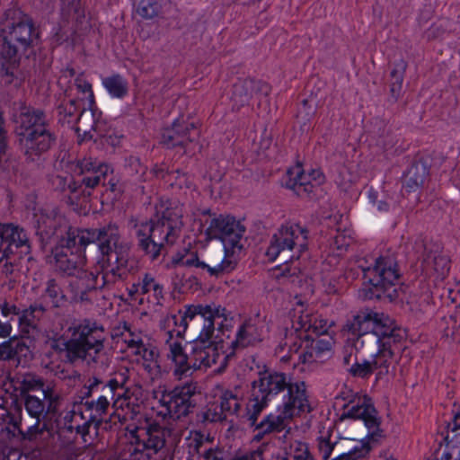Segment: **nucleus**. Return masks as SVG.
<instances>
[{"label":"nucleus","mask_w":460,"mask_h":460,"mask_svg":"<svg viewBox=\"0 0 460 460\" xmlns=\"http://www.w3.org/2000/svg\"><path fill=\"white\" fill-rule=\"evenodd\" d=\"M96 243L102 256V269L111 267L102 274V286L114 283L118 279H125L137 268L130 260L131 244L122 239L119 227L114 222L98 228H84L75 245L56 246L54 258L57 270L65 276H76L84 270L85 249Z\"/></svg>","instance_id":"obj_1"},{"label":"nucleus","mask_w":460,"mask_h":460,"mask_svg":"<svg viewBox=\"0 0 460 460\" xmlns=\"http://www.w3.org/2000/svg\"><path fill=\"white\" fill-rule=\"evenodd\" d=\"M0 37L3 44L0 51L1 76L12 83L20 66L22 55L40 42V29L34 19L22 9L11 7L0 17Z\"/></svg>","instance_id":"obj_2"},{"label":"nucleus","mask_w":460,"mask_h":460,"mask_svg":"<svg viewBox=\"0 0 460 460\" xmlns=\"http://www.w3.org/2000/svg\"><path fill=\"white\" fill-rule=\"evenodd\" d=\"M13 122L25 163L40 167L43 155L57 143V135L46 111L22 102L13 113Z\"/></svg>","instance_id":"obj_3"},{"label":"nucleus","mask_w":460,"mask_h":460,"mask_svg":"<svg viewBox=\"0 0 460 460\" xmlns=\"http://www.w3.org/2000/svg\"><path fill=\"white\" fill-rule=\"evenodd\" d=\"M182 226V208L169 199H161L153 217L135 225L138 249L152 261L157 260L165 244L175 243Z\"/></svg>","instance_id":"obj_4"},{"label":"nucleus","mask_w":460,"mask_h":460,"mask_svg":"<svg viewBox=\"0 0 460 460\" xmlns=\"http://www.w3.org/2000/svg\"><path fill=\"white\" fill-rule=\"evenodd\" d=\"M357 339L367 334L376 338L380 347L401 350L406 341L407 331L399 326L388 314L376 312L370 308H361L342 327Z\"/></svg>","instance_id":"obj_5"},{"label":"nucleus","mask_w":460,"mask_h":460,"mask_svg":"<svg viewBox=\"0 0 460 460\" xmlns=\"http://www.w3.org/2000/svg\"><path fill=\"white\" fill-rule=\"evenodd\" d=\"M67 332L70 333L68 340L52 339L49 341V346L58 353L66 352L70 363L79 359L85 360L91 350L98 355L104 349L105 330L96 321L84 318L69 326Z\"/></svg>","instance_id":"obj_6"},{"label":"nucleus","mask_w":460,"mask_h":460,"mask_svg":"<svg viewBox=\"0 0 460 460\" xmlns=\"http://www.w3.org/2000/svg\"><path fill=\"white\" fill-rule=\"evenodd\" d=\"M252 388L270 402L280 393L286 392L283 402H291L298 412H310L306 386L304 381L292 383L285 373L265 370L259 372V378L252 383Z\"/></svg>","instance_id":"obj_7"},{"label":"nucleus","mask_w":460,"mask_h":460,"mask_svg":"<svg viewBox=\"0 0 460 460\" xmlns=\"http://www.w3.org/2000/svg\"><path fill=\"white\" fill-rule=\"evenodd\" d=\"M364 279L369 284L365 292L368 299L387 300L394 302L400 298V292L395 288L401 278L396 260L392 256H379L374 265L363 270Z\"/></svg>","instance_id":"obj_8"},{"label":"nucleus","mask_w":460,"mask_h":460,"mask_svg":"<svg viewBox=\"0 0 460 460\" xmlns=\"http://www.w3.org/2000/svg\"><path fill=\"white\" fill-rule=\"evenodd\" d=\"M309 231L306 227L294 224L282 226L272 235L266 256L273 261L279 257L283 262L298 260L300 254L307 250Z\"/></svg>","instance_id":"obj_9"},{"label":"nucleus","mask_w":460,"mask_h":460,"mask_svg":"<svg viewBox=\"0 0 460 460\" xmlns=\"http://www.w3.org/2000/svg\"><path fill=\"white\" fill-rule=\"evenodd\" d=\"M37 234L42 243L57 246L75 245V240L82 235L84 228L72 226L68 220L58 214H40L37 221Z\"/></svg>","instance_id":"obj_10"},{"label":"nucleus","mask_w":460,"mask_h":460,"mask_svg":"<svg viewBox=\"0 0 460 460\" xmlns=\"http://www.w3.org/2000/svg\"><path fill=\"white\" fill-rule=\"evenodd\" d=\"M343 409L345 411L341 415L340 420H362L368 429L367 435L368 441L377 442L381 438L385 437L384 430L380 429L381 420L378 418L377 411L369 396H358L357 401L353 397L349 400L348 403L343 405Z\"/></svg>","instance_id":"obj_11"},{"label":"nucleus","mask_w":460,"mask_h":460,"mask_svg":"<svg viewBox=\"0 0 460 460\" xmlns=\"http://www.w3.org/2000/svg\"><path fill=\"white\" fill-rule=\"evenodd\" d=\"M199 395L197 384L190 382L177 385L172 390L164 391L159 402L171 417L180 419L194 411L198 403L197 397Z\"/></svg>","instance_id":"obj_12"},{"label":"nucleus","mask_w":460,"mask_h":460,"mask_svg":"<svg viewBox=\"0 0 460 460\" xmlns=\"http://www.w3.org/2000/svg\"><path fill=\"white\" fill-rule=\"evenodd\" d=\"M244 233L245 226L240 221L234 217L224 215L212 218L207 229L209 237L222 241L226 258L229 251L234 253L235 250L240 251L243 248L240 243Z\"/></svg>","instance_id":"obj_13"},{"label":"nucleus","mask_w":460,"mask_h":460,"mask_svg":"<svg viewBox=\"0 0 460 460\" xmlns=\"http://www.w3.org/2000/svg\"><path fill=\"white\" fill-rule=\"evenodd\" d=\"M169 433L170 430L155 420L147 423L145 428L136 427L130 431L132 438L130 444L134 446L130 456L138 459L137 456L146 451H151L153 454L158 453L164 447L166 436Z\"/></svg>","instance_id":"obj_14"},{"label":"nucleus","mask_w":460,"mask_h":460,"mask_svg":"<svg viewBox=\"0 0 460 460\" xmlns=\"http://www.w3.org/2000/svg\"><path fill=\"white\" fill-rule=\"evenodd\" d=\"M415 247L422 249L421 256L419 257L420 269L426 276H434L437 279H444L450 270V260L443 253V247L440 243L420 239L416 241Z\"/></svg>","instance_id":"obj_15"},{"label":"nucleus","mask_w":460,"mask_h":460,"mask_svg":"<svg viewBox=\"0 0 460 460\" xmlns=\"http://www.w3.org/2000/svg\"><path fill=\"white\" fill-rule=\"evenodd\" d=\"M31 252V243L27 231L13 223H0V263L9 256L22 259Z\"/></svg>","instance_id":"obj_16"},{"label":"nucleus","mask_w":460,"mask_h":460,"mask_svg":"<svg viewBox=\"0 0 460 460\" xmlns=\"http://www.w3.org/2000/svg\"><path fill=\"white\" fill-rule=\"evenodd\" d=\"M185 317H189V323L192 327L202 325L199 336L195 340H210L215 332V319L226 320V309L221 305H187Z\"/></svg>","instance_id":"obj_17"},{"label":"nucleus","mask_w":460,"mask_h":460,"mask_svg":"<svg viewBox=\"0 0 460 460\" xmlns=\"http://www.w3.org/2000/svg\"><path fill=\"white\" fill-rule=\"evenodd\" d=\"M199 130L194 121L177 118L171 127L164 128L161 136V143L168 149L181 147L184 154H189L188 146L197 140Z\"/></svg>","instance_id":"obj_18"},{"label":"nucleus","mask_w":460,"mask_h":460,"mask_svg":"<svg viewBox=\"0 0 460 460\" xmlns=\"http://www.w3.org/2000/svg\"><path fill=\"white\" fill-rule=\"evenodd\" d=\"M218 342L210 340H194L190 342V349L194 353V369L208 368L220 362L219 367L215 370L217 374L223 373L228 365L231 354L220 353L217 348Z\"/></svg>","instance_id":"obj_19"},{"label":"nucleus","mask_w":460,"mask_h":460,"mask_svg":"<svg viewBox=\"0 0 460 460\" xmlns=\"http://www.w3.org/2000/svg\"><path fill=\"white\" fill-rule=\"evenodd\" d=\"M270 86L264 81L254 78L238 79L232 86L230 96L231 107L239 111L243 107L250 105L252 98L261 99L270 93Z\"/></svg>","instance_id":"obj_20"},{"label":"nucleus","mask_w":460,"mask_h":460,"mask_svg":"<svg viewBox=\"0 0 460 460\" xmlns=\"http://www.w3.org/2000/svg\"><path fill=\"white\" fill-rule=\"evenodd\" d=\"M71 169L74 175L79 177L85 189L89 190L102 184L109 172H111V165L92 157H84L75 161Z\"/></svg>","instance_id":"obj_21"},{"label":"nucleus","mask_w":460,"mask_h":460,"mask_svg":"<svg viewBox=\"0 0 460 460\" xmlns=\"http://www.w3.org/2000/svg\"><path fill=\"white\" fill-rule=\"evenodd\" d=\"M173 262L186 267H197L206 270L210 276L218 277L224 273L231 272L236 266V262L224 256L218 261H210L206 263L199 259L197 252H190L188 256L178 254V258L173 259Z\"/></svg>","instance_id":"obj_22"},{"label":"nucleus","mask_w":460,"mask_h":460,"mask_svg":"<svg viewBox=\"0 0 460 460\" xmlns=\"http://www.w3.org/2000/svg\"><path fill=\"white\" fill-rule=\"evenodd\" d=\"M279 411V415L272 413L267 415L261 421L256 423L253 427L255 429L262 430V434H271L276 432H281L285 427V421L291 420L295 415H300L302 412H298L297 407L291 406V402H283L278 406Z\"/></svg>","instance_id":"obj_23"},{"label":"nucleus","mask_w":460,"mask_h":460,"mask_svg":"<svg viewBox=\"0 0 460 460\" xmlns=\"http://www.w3.org/2000/svg\"><path fill=\"white\" fill-rule=\"evenodd\" d=\"M169 347L170 354L168 355V358H171L175 365L174 376L181 378L183 376H187L191 375L195 370L193 367L195 355L191 351L190 342L189 343L190 354H187L184 351L180 342H172Z\"/></svg>","instance_id":"obj_24"},{"label":"nucleus","mask_w":460,"mask_h":460,"mask_svg":"<svg viewBox=\"0 0 460 460\" xmlns=\"http://www.w3.org/2000/svg\"><path fill=\"white\" fill-rule=\"evenodd\" d=\"M288 174L289 177L285 183L286 188L292 190L296 195L302 199H311L316 196L319 185L310 181L311 175H306L301 168L296 169L294 177H291L293 174L291 170L288 171Z\"/></svg>","instance_id":"obj_25"},{"label":"nucleus","mask_w":460,"mask_h":460,"mask_svg":"<svg viewBox=\"0 0 460 460\" xmlns=\"http://www.w3.org/2000/svg\"><path fill=\"white\" fill-rule=\"evenodd\" d=\"M87 411H92L93 413L90 415L92 418L97 419L103 425L104 429H111V424L121 422V417L119 413L114 411L109 419L104 420L102 416L107 413L110 407V401L106 400V396H99L96 400H86L81 402Z\"/></svg>","instance_id":"obj_26"},{"label":"nucleus","mask_w":460,"mask_h":460,"mask_svg":"<svg viewBox=\"0 0 460 460\" xmlns=\"http://www.w3.org/2000/svg\"><path fill=\"white\" fill-rule=\"evenodd\" d=\"M429 169L427 163L418 160L411 164L403 179V188L407 192L420 190L429 176Z\"/></svg>","instance_id":"obj_27"},{"label":"nucleus","mask_w":460,"mask_h":460,"mask_svg":"<svg viewBox=\"0 0 460 460\" xmlns=\"http://www.w3.org/2000/svg\"><path fill=\"white\" fill-rule=\"evenodd\" d=\"M190 449L198 456V460H225L226 451L219 446H208L203 441V435L196 433L189 445Z\"/></svg>","instance_id":"obj_28"},{"label":"nucleus","mask_w":460,"mask_h":460,"mask_svg":"<svg viewBox=\"0 0 460 460\" xmlns=\"http://www.w3.org/2000/svg\"><path fill=\"white\" fill-rule=\"evenodd\" d=\"M407 69V63L403 59H400L394 63L392 71L390 72L388 85H389V98L390 103L398 102L402 94V83L404 75Z\"/></svg>","instance_id":"obj_29"},{"label":"nucleus","mask_w":460,"mask_h":460,"mask_svg":"<svg viewBox=\"0 0 460 460\" xmlns=\"http://www.w3.org/2000/svg\"><path fill=\"white\" fill-rule=\"evenodd\" d=\"M79 102L72 99L62 102L58 107V121L60 123L71 125L73 123L82 124L84 117L86 113V109L83 108L79 114L77 112L80 110Z\"/></svg>","instance_id":"obj_30"},{"label":"nucleus","mask_w":460,"mask_h":460,"mask_svg":"<svg viewBox=\"0 0 460 460\" xmlns=\"http://www.w3.org/2000/svg\"><path fill=\"white\" fill-rule=\"evenodd\" d=\"M19 385L22 397L31 395V392L36 391H41L44 396L46 389L55 386L52 383H46L42 376L31 372L22 375L19 380Z\"/></svg>","instance_id":"obj_31"},{"label":"nucleus","mask_w":460,"mask_h":460,"mask_svg":"<svg viewBox=\"0 0 460 460\" xmlns=\"http://www.w3.org/2000/svg\"><path fill=\"white\" fill-rule=\"evenodd\" d=\"M395 351L394 349L380 347L373 356L371 360L374 371H376V380H381L389 374V368L394 357Z\"/></svg>","instance_id":"obj_32"},{"label":"nucleus","mask_w":460,"mask_h":460,"mask_svg":"<svg viewBox=\"0 0 460 460\" xmlns=\"http://www.w3.org/2000/svg\"><path fill=\"white\" fill-rule=\"evenodd\" d=\"M332 349V343L328 340L317 339L311 340L310 345H306V349L300 355L299 359L302 363H312L320 359L326 352Z\"/></svg>","instance_id":"obj_33"},{"label":"nucleus","mask_w":460,"mask_h":460,"mask_svg":"<svg viewBox=\"0 0 460 460\" xmlns=\"http://www.w3.org/2000/svg\"><path fill=\"white\" fill-rule=\"evenodd\" d=\"M136 13L144 20H153L163 13V0H134Z\"/></svg>","instance_id":"obj_34"},{"label":"nucleus","mask_w":460,"mask_h":460,"mask_svg":"<svg viewBox=\"0 0 460 460\" xmlns=\"http://www.w3.org/2000/svg\"><path fill=\"white\" fill-rule=\"evenodd\" d=\"M255 328L248 322L243 323L238 329L235 340L232 341L231 348L234 350L244 349L254 345L259 340L255 336Z\"/></svg>","instance_id":"obj_35"},{"label":"nucleus","mask_w":460,"mask_h":460,"mask_svg":"<svg viewBox=\"0 0 460 460\" xmlns=\"http://www.w3.org/2000/svg\"><path fill=\"white\" fill-rule=\"evenodd\" d=\"M443 338L452 342L460 344V308L454 314L443 317Z\"/></svg>","instance_id":"obj_36"},{"label":"nucleus","mask_w":460,"mask_h":460,"mask_svg":"<svg viewBox=\"0 0 460 460\" xmlns=\"http://www.w3.org/2000/svg\"><path fill=\"white\" fill-rule=\"evenodd\" d=\"M75 279L69 284L70 289H86L97 290L102 288L105 285L98 286V273L89 271L87 270H81L80 273L75 276Z\"/></svg>","instance_id":"obj_37"},{"label":"nucleus","mask_w":460,"mask_h":460,"mask_svg":"<svg viewBox=\"0 0 460 460\" xmlns=\"http://www.w3.org/2000/svg\"><path fill=\"white\" fill-rule=\"evenodd\" d=\"M102 84L112 97L123 98L128 94V83L119 74L103 78Z\"/></svg>","instance_id":"obj_38"},{"label":"nucleus","mask_w":460,"mask_h":460,"mask_svg":"<svg viewBox=\"0 0 460 460\" xmlns=\"http://www.w3.org/2000/svg\"><path fill=\"white\" fill-rule=\"evenodd\" d=\"M252 396V398L251 399L250 403L247 405V416L251 427L257 423L258 417L270 402L269 400L261 396V394H259L254 390Z\"/></svg>","instance_id":"obj_39"},{"label":"nucleus","mask_w":460,"mask_h":460,"mask_svg":"<svg viewBox=\"0 0 460 460\" xmlns=\"http://www.w3.org/2000/svg\"><path fill=\"white\" fill-rule=\"evenodd\" d=\"M61 14L67 22L75 21L77 24L83 23L85 13L82 0H72L61 9Z\"/></svg>","instance_id":"obj_40"},{"label":"nucleus","mask_w":460,"mask_h":460,"mask_svg":"<svg viewBox=\"0 0 460 460\" xmlns=\"http://www.w3.org/2000/svg\"><path fill=\"white\" fill-rule=\"evenodd\" d=\"M45 294L50 299L52 305L56 308L64 306L67 302L66 296L55 279H49L47 281Z\"/></svg>","instance_id":"obj_41"},{"label":"nucleus","mask_w":460,"mask_h":460,"mask_svg":"<svg viewBox=\"0 0 460 460\" xmlns=\"http://www.w3.org/2000/svg\"><path fill=\"white\" fill-rule=\"evenodd\" d=\"M167 182L172 189L190 190L194 187L193 176L182 172L181 169L172 168V173L170 178L167 179Z\"/></svg>","instance_id":"obj_42"},{"label":"nucleus","mask_w":460,"mask_h":460,"mask_svg":"<svg viewBox=\"0 0 460 460\" xmlns=\"http://www.w3.org/2000/svg\"><path fill=\"white\" fill-rule=\"evenodd\" d=\"M23 400L24 408L27 413L38 420H41L44 418L46 403L43 399H40L35 395H27L22 397Z\"/></svg>","instance_id":"obj_43"},{"label":"nucleus","mask_w":460,"mask_h":460,"mask_svg":"<svg viewBox=\"0 0 460 460\" xmlns=\"http://www.w3.org/2000/svg\"><path fill=\"white\" fill-rule=\"evenodd\" d=\"M45 312L46 308L42 304L31 305L29 308L21 312L19 317L20 323L22 325L35 327L36 322L43 316Z\"/></svg>","instance_id":"obj_44"},{"label":"nucleus","mask_w":460,"mask_h":460,"mask_svg":"<svg viewBox=\"0 0 460 460\" xmlns=\"http://www.w3.org/2000/svg\"><path fill=\"white\" fill-rule=\"evenodd\" d=\"M125 172L128 177L146 180L147 167L141 163L137 156L130 155L125 160Z\"/></svg>","instance_id":"obj_45"},{"label":"nucleus","mask_w":460,"mask_h":460,"mask_svg":"<svg viewBox=\"0 0 460 460\" xmlns=\"http://www.w3.org/2000/svg\"><path fill=\"white\" fill-rule=\"evenodd\" d=\"M105 190L111 191L115 199H120L125 195V186H123L122 179L114 173V170L111 167V172L106 177V180L102 184Z\"/></svg>","instance_id":"obj_46"},{"label":"nucleus","mask_w":460,"mask_h":460,"mask_svg":"<svg viewBox=\"0 0 460 460\" xmlns=\"http://www.w3.org/2000/svg\"><path fill=\"white\" fill-rule=\"evenodd\" d=\"M67 191L71 194L68 196V200L71 204H74V199H78L80 196L83 197L84 201H89L91 196V190L85 189L84 184L81 182V179L75 180L74 178L68 179Z\"/></svg>","instance_id":"obj_47"},{"label":"nucleus","mask_w":460,"mask_h":460,"mask_svg":"<svg viewBox=\"0 0 460 460\" xmlns=\"http://www.w3.org/2000/svg\"><path fill=\"white\" fill-rule=\"evenodd\" d=\"M347 371L351 376L361 379H368L375 372L371 360L367 359H364L362 362H353Z\"/></svg>","instance_id":"obj_48"},{"label":"nucleus","mask_w":460,"mask_h":460,"mask_svg":"<svg viewBox=\"0 0 460 460\" xmlns=\"http://www.w3.org/2000/svg\"><path fill=\"white\" fill-rule=\"evenodd\" d=\"M241 407L237 396L232 391H226L220 397V411L223 414L236 413Z\"/></svg>","instance_id":"obj_49"},{"label":"nucleus","mask_w":460,"mask_h":460,"mask_svg":"<svg viewBox=\"0 0 460 460\" xmlns=\"http://www.w3.org/2000/svg\"><path fill=\"white\" fill-rule=\"evenodd\" d=\"M75 85L79 93L87 94V106L91 114L93 116V109L95 108V99L92 88V84L83 77V73L75 79Z\"/></svg>","instance_id":"obj_50"},{"label":"nucleus","mask_w":460,"mask_h":460,"mask_svg":"<svg viewBox=\"0 0 460 460\" xmlns=\"http://www.w3.org/2000/svg\"><path fill=\"white\" fill-rule=\"evenodd\" d=\"M44 402H47L44 418L50 414L55 416L58 411L61 396L56 393L55 386L45 390Z\"/></svg>","instance_id":"obj_51"},{"label":"nucleus","mask_w":460,"mask_h":460,"mask_svg":"<svg viewBox=\"0 0 460 460\" xmlns=\"http://www.w3.org/2000/svg\"><path fill=\"white\" fill-rule=\"evenodd\" d=\"M168 323L172 322L174 328L170 331V334L176 333V336L181 337L187 330L189 325V317H185V309L179 310L177 314H172L168 318Z\"/></svg>","instance_id":"obj_52"},{"label":"nucleus","mask_w":460,"mask_h":460,"mask_svg":"<svg viewBox=\"0 0 460 460\" xmlns=\"http://www.w3.org/2000/svg\"><path fill=\"white\" fill-rule=\"evenodd\" d=\"M370 451L369 442L362 441L359 446H356L348 453H343L332 460H359L366 456Z\"/></svg>","instance_id":"obj_53"},{"label":"nucleus","mask_w":460,"mask_h":460,"mask_svg":"<svg viewBox=\"0 0 460 460\" xmlns=\"http://www.w3.org/2000/svg\"><path fill=\"white\" fill-rule=\"evenodd\" d=\"M151 290L155 292L156 298H163V286L156 283L149 273H146L140 285V293L145 295Z\"/></svg>","instance_id":"obj_54"},{"label":"nucleus","mask_w":460,"mask_h":460,"mask_svg":"<svg viewBox=\"0 0 460 460\" xmlns=\"http://www.w3.org/2000/svg\"><path fill=\"white\" fill-rule=\"evenodd\" d=\"M123 181V186H125V194L127 195H135V194H145V180L128 177L126 175V178Z\"/></svg>","instance_id":"obj_55"},{"label":"nucleus","mask_w":460,"mask_h":460,"mask_svg":"<svg viewBox=\"0 0 460 460\" xmlns=\"http://www.w3.org/2000/svg\"><path fill=\"white\" fill-rule=\"evenodd\" d=\"M159 353L158 350H151V352L146 353V357L143 358L144 368L150 375H158L161 372L160 365L158 363Z\"/></svg>","instance_id":"obj_56"},{"label":"nucleus","mask_w":460,"mask_h":460,"mask_svg":"<svg viewBox=\"0 0 460 460\" xmlns=\"http://www.w3.org/2000/svg\"><path fill=\"white\" fill-rule=\"evenodd\" d=\"M57 435L62 445L72 444L75 438V428L72 424L66 423L62 426L58 425Z\"/></svg>","instance_id":"obj_57"},{"label":"nucleus","mask_w":460,"mask_h":460,"mask_svg":"<svg viewBox=\"0 0 460 460\" xmlns=\"http://www.w3.org/2000/svg\"><path fill=\"white\" fill-rule=\"evenodd\" d=\"M316 323L317 315L309 313L302 312L297 319V324L299 325V328L304 329L305 332H312V329H315Z\"/></svg>","instance_id":"obj_58"},{"label":"nucleus","mask_w":460,"mask_h":460,"mask_svg":"<svg viewBox=\"0 0 460 460\" xmlns=\"http://www.w3.org/2000/svg\"><path fill=\"white\" fill-rule=\"evenodd\" d=\"M356 348L353 344L348 343L342 347L341 349V362L343 367H350L353 364L352 361H357Z\"/></svg>","instance_id":"obj_59"},{"label":"nucleus","mask_w":460,"mask_h":460,"mask_svg":"<svg viewBox=\"0 0 460 460\" xmlns=\"http://www.w3.org/2000/svg\"><path fill=\"white\" fill-rule=\"evenodd\" d=\"M330 437L331 434H329L327 438L321 437L318 438V448L322 454L323 460H329L336 445V442H331Z\"/></svg>","instance_id":"obj_60"},{"label":"nucleus","mask_w":460,"mask_h":460,"mask_svg":"<svg viewBox=\"0 0 460 460\" xmlns=\"http://www.w3.org/2000/svg\"><path fill=\"white\" fill-rule=\"evenodd\" d=\"M98 124L97 122H93V124L91 126L89 129H87L86 127L84 126V123L76 125L75 128V132L78 135L79 137V143L82 141H87L92 140L94 138V135L93 134V131H97Z\"/></svg>","instance_id":"obj_61"},{"label":"nucleus","mask_w":460,"mask_h":460,"mask_svg":"<svg viewBox=\"0 0 460 460\" xmlns=\"http://www.w3.org/2000/svg\"><path fill=\"white\" fill-rule=\"evenodd\" d=\"M9 424L14 428L19 429L21 420H17L13 414L11 413L8 406H2L0 404V425Z\"/></svg>","instance_id":"obj_62"},{"label":"nucleus","mask_w":460,"mask_h":460,"mask_svg":"<svg viewBox=\"0 0 460 460\" xmlns=\"http://www.w3.org/2000/svg\"><path fill=\"white\" fill-rule=\"evenodd\" d=\"M7 341H10L12 343V359H14L20 355H26V352L29 350V347L25 344L24 341L19 340L15 336L8 339Z\"/></svg>","instance_id":"obj_63"},{"label":"nucleus","mask_w":460,"mask_h":460,"mask_svg":"<svg viewBox=\"0 0 460 460\" xmlns=\"http://www.w3.org/2000/svg\"><path fill=\"white\" fill-rule=\"evenodd\" d=\"M441 296L442 297L447 296V300L455 305L456 310L460 309V287L447 288Z\"/></svg>","instance_id":"obj_64"}]
</instances>
